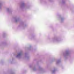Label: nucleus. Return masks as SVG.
Segmentation results:
<instances>
[{
  "label": "nucleus",
  "mask_w": 74,
  "mask_h": 74,
  "mask_svg": "<svg viewBox=\"0 0 74 74\" xmlns=\"http://www.w3.org/2000/svg\"><path fill=\"white\" fill-rule=\"evenodd\" d=\"M21 53H19L18 54V56H20V55H21Z\"/></svg>",
  "instance_id": "f257e3e1"
}]
</instances>
